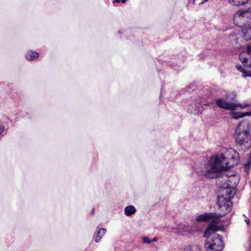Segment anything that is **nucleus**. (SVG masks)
Here are the masks:
<instances>
[{
  "instance_id": "1",
  "label": "nucleus",
  "mask_w": 251,
  "mask_h": 251,
  "mask_svg": "<svg viewBox=\"0 0 251 251\" xmlns=\"http://www.w3.org/2000/svg\"><path fill=\"white\" fill-rule=\"evenodd\" d=\"M232 164H230L227 158L223 154L217 155L211 157L208 162L201 165L196 170V173L200 176H204L206 178H218L217 184L222 189L228 190L229 188L233 187L231 185V179L229 176L227 170L230 168Z\"/></svg>"
},
{
  "instance_id": "2",
  "label": "nucleus",
  "mask_w": 251,
  "mask_h": 251,
  "mask_svg": "<svg viewBox=\"0 0 251 251\" xmlns=\"http://www.w3.org/2000/svg\"><path fill=\"white\" fill-rule=\"evenodd\" d=\"M219 230L218 223L212 221L204 231L203 236L206 238L204 247L207 251H221L224 248L222 237L216 232Z\"/></svg>"
},
{
  "instance_id": "3",
  "label": "nucleus",
  "mask_w": 251,
  "mask_h": 251,
  "mask_svg": "<svg viewBox=\"0 0 251 251\" xmlns=\"http://www.w3.org/2000/svg\"><path fill=\"white\" fill-rule=\"evenodd\" d=\"M226 193L227 195L224 196L223 195L219 196L217 200V205L224 211L223 213L217 214L215 213H204L201 214L196 218V220L199 221H206L210 219H218L224 216L226 213L229 212L231 209L232 202L229 198L231 191H226Z\"/></svg>"
},
{
  "instance_id": "4",
  "label": "nucleus",
  "mask_w": 251,
  "mask_h": 251,
  "mask_svg": "<svg viewBox=\"0 0 251 251\" xmlns=\"http://www.w3.org/2000/svg\"><path fill=\"white\" fill-rule=\"evenodd\" d=\"M251 124L248 121L239 123L236 128L234 137L236 142L239 146H244L248 149L251 145Z\"/></svg>"
},
{
  "instance_id": "5",
  "label": "nucleus",
  "mask_w": 251,
  "mask_h": 251,
  "mask_svg": "<svg viewBox=\"0 0 251 251\" xmlns=\"http://www.w3.org/2000/svg\"><path fill=\"white\" fill-rule=\"evenodd\" d=\"M233 22L235 25L241 27H244L251 25V9H242L237 11L234 16Z\"/></svg>"
},
{
  "instance_id": "6",
  "label": "nucleus",
  "mask_w": 251,
  "mask_h": 251,
  "mask_svg": "<svg viewBox=\"0 0 251 251\" xmlns=\"http://www.w3.org/2000/svg\"><path fill=\"white\" fill-rule=\"evenodd\" d=\"M215 103L219 107L225 110H233L237 108L236 104L231 102H227L223 98L216 99Z\"/></svg>"
},
{
  "instance_id": "7",
  "label": "nucleus",
  "mask_w": 251,
  "mask_h": 251,
  "mask_svg": "<svg viewBox=\"0 0 251 251\" xmlns=\"http://www.w3.org/2000/svg\"><path fill=\"white\" fill-rule=\"evenodd\" d=\"M196 230L197 228L195 227L185 225H180L176 228L175 232L177 233L184 234L186 233H191Z\"/></svg>"
},
{
  "instance_id": "8",
  "label": "nucleus",
  "mask_w": 251,
  "mask_h": 251,
  "mask_svg": "<svg viewBox=\"0 0 251 251\" xmlns=\"http://www.w3.org/2000/svg\"><path fill=\"white\" fill-rule=\"evenodd\" d=\"M203 107L200 102L193 103L189 105L188 111L191 114L199 115L203 111Z\"/></svg>"
},
{
  "instance_id": "9",
  "label": "nucleus",
  "mask_w": 251,
  "mask_h": 251,
  "mask_svg": "<svg viewBox=\"0 0 251 251\" xmlns=\"http://www.w3.org/2000/svg\"><path fill=\"white\" fill-rule=\"evenodd\" d=\"M106 232V229L105 228H100L97 232V235L95 238V241L97 243H98L100 241L101 237L105 234Z\"/></svg>"
},
{
  "instance_id": "10",
  "label": "nucleus",
  "mask_w": 251,
  "mask_h": 251,
  "mask_svg": "<svg viewBox=\"0 0 251 251\" xmlns=\"http://www.w3.org/2000/svg\"><path fill=\"white\" fill-rule=\"evenodd\" d=\"M39 56V53L37 52L32 50L29 51L26 54V58L29 60H33L37 58Z\"/></svg>"
},
{
  "instance_id": "11",
  "label": "nucleus",
  "mask_w": 251,
  "mask_h": 251,
  "mask_svg": "<svg viewBox=\"0 0 251 251\" xmlns=\"http://www.w3.org/2000/svg\"><path fill=\"white\" fill-rule=\"evenodd\" d=\"M135 212L136 209L132 205L127 206L125 208V213L126 216H130Z\"/></svg>"
},
{
  "instance_id": "12",
  "label": "nucleus",
  "mask_w": 251,
  "mask_h": 251,
  "mask_svg": "<svg viewBox=\"0 0 251 251\" xmlns=\"http://www.w3.org/2000/svg\"><path fill=\"white\" fill-rule=\"evenodd\" d=\"M251 112H234L232 113V118L234 119H238L246 116H250Z\"/></svg>"
},
{
  "instance_id": "13",
  "label": "nucleus",
  "mask_w": 251,
  "mask_h": 251,
  "mask_svg": "<svg viewBox=\"0 0 251 251\" xmlns=\"http://www.w3.org/2000/svg\"><path fill=\"white\" fill-rule=\"evenodd\" d=\"M183 251H201V247L198 245H190Z\"/></svg>"
},
{
  "instance_id": "14",
  "label": "nucleus",
  "mask_w": 251,
  "mask_h": 251,
  "mask_svg": "<svg viewBox=\"0 0 251 251\" xmlns=\"http://www.w3.org/2000/svg\"><path fill=\"white\" fill-rule=\"evenodd\" d=\"M249 0H228L230 3L233 5H244L247 3Z\"/></svg>"
},
{
  "instance_id": "15",
  "label": "nucleus",
  "mask_w": 251,
  "mask_h": 251,
  "mask_svg": "<svg viewBox=\"0 0 251 251\" xmlns=\"http://www.w3.org/2000/svg\"><path fill=\"white\" fill-rule=\"evenodd\" d=\"M246 53H247L246 52H243L241 53L239 56L240 61L243 64L247 63L248 60H249L248 58L246 56Z\"/></svg>"
},
{
  "instance_id": "16",
  "label": "nucleus",
  "mask_w": 251,
  "mask_h": 251,
  "mask_svg": "<svg viewBox=\"0 0 251 251\" xmlns=\"http://www.w3.org/2000/svg\"><path fill=\"white\" fill-rule=\"evenodd\" d=\"M236 68L239 72H241L243 74V75H244V74L246 72V70L244 69V68L241 65H236Z\"/></svg>"
},
{
  "instance_id": "17",
  "label": "nucleus",
  "mask_w": 251,
  "mask_h": 251,
  "mask_svg": "<svg viewBox=\"0 0 251 251\" xmlns=\"http://www.w3.org/2000/svg\"><path fill=\"white\" fill-rule=\"evenodd\" d=\"M208 0H193V3L194 4L200 5L206 2Z\"/></svg>"
},
{
  "instance_id": "18",
  "label": "nucleus",
  "mask_w": 251,
  "mask_h": 251,
  "mask_svg": "<svg viewBox=\"0 0 251 251\" xmlns=\"http://www.w3.org/2000/svg\"><path fill=\"white\" fill-rule=\"evenodd\" d=\"M251 162L248 161L247 163L244 166V171L245 172H248L250 168Z\"/></svg>"
},
{
  "instance_id": "19",
  "label": "nucleus",
  "mask_w": 251,
  "mask_h": 251,
  "mask_svg": "<svg viewBox=\"0 0 251 251\" xmlns=\"http://www.w3.org/2000/svg\"><path fill=\"white\" fill-rule=\"evenodd\" d=\"M142 241L144 243L150 244L151 243L152 241L149 239L148 237H144L142 239Z\"/></svg>"
},
{
  "instance_id": "20",
  "label": "nucleus",
  "mask_w": 251,
  "mask_h": 251,
  "mask_svg": "<svg viewBox=\"0 0 251 251\" xmlns=\"http://www.w3.org/2000/svg\"><path fill=\"white\" fill-rule=\"evenodd\" d=\"M242 76L243 77H246L248 76L251 77V71H246V72L244 74V75H242Z\"/></svg>"
},
{
  "instance_id": "21",
  "label": "nucleus",
  "mask_w": 251,
  "mask_h": 251,
  "mask_svg": "<svg viewBox=\"0 0 251 251\" xmlns=\"http://www.w3.org/2000/svg\"><path fill=\"white\" fill-rule=\"evenodd\" d=\"M236 105H237V107H240L242 109H244L245 108H246L247 107H248L249 106L248 104H237Z\"/></svg>"
},
{
  "instance_id": "22",
  "label": "nucleus",
  "mask_w": 251,
  "mask_h": 251,
  "mask_svg": "<svg viewBox=\"0 0 251 251\" xmlns=\"http://www.w3.org/2000/svg\"><path fill=\"white\" fill-rule=\"evenodd\" d=\"M248 54L251 55V43L247 46V52Z\"/></svg>"
},
{
  "instance_id": "23",
  "label": "nucleus",
  "mask_w": 251,
  "mask_h": 251,
  "mask_svg": "<svg viewBox=\"0 0 251 251\" xmlns=\"http://www.w3.org/2000/svg\"><path fill=\"white\" fill-rule=\"evenodd\" d=\"M243 216L244 217V221H245V222L246 223L247 225H249V224H250V220H249V219L246 216H245V215H243Z\"/></svg>"
},
{
  "instance_id": "24",
  "label": "nucleus",
  "mask_w": 251,
  "mask_h": 251,
  "mask_svg": "<svg viewBox=\"0 0 251 251\" xmlns=\"http://www.w3.org/2000/svg\"><path fill=\"white\" fill-rule=\"evenodd\" d=\"M4 127L3 126H1L0 125V135L4 131Z\"/></svg>"
},
{
  "instance_id": "25",
  "label": "nucleus",
  "mask_w": 251,
  "mask_h": 251,
  "mask_svg": "<svg viewBox=\"0 0 251 251\" xmlns=\"http://www.w3.org/2000/svg\"><path fill=\"white\" fill-rule=\"evenodd\" d=\"M248 161L251 162V152L249 154V156Z\"/></svg>"
},
{
  "instance_id": "26",
  "label": "nucleus",
  "mask_w": 251,
  "mask_h": 251,
  "mask_svg": "<svg viewBox=\"0 0 251 251\" xmlns=\"http://www.w3.org/2000/svg\"><path fill=\"white\" fill-rule=\"evenodd\" d=\"M152 242H156L157 241V238L156 237H154L152 240H151Z\"/></svg>"
},
{
  "instance_id": "27",
  "label": "nucleus",
  "mask_w": 251,
  "mask_h": 251,
  "mask_svg": "<svg viewBox=\"0 0 251 251\" xmlns=\"http://www.w3.org/2000/svg\"><path fill=\"white\" fill-rule=\"evenodd\" d=\"M238 161H238V160L237 159H236V162H235V164H238Z\"/></svg>"
},
{
  "instance_id": "28",
  "label": "nucleus",
  "mask_w": 251,
  "mask_h": 251,
  "mask_svg": "<svg viewBox=\"0 0 251 251\" xmlns=\"http://www.w3.org/2000/svg\"><path fill=\"white\" fill-rule=\"evenodd\" d=\"M127 0H122V2L125 3Z\"/></svg>"
},
{
  "instance_id": "29",
  "label": "nucleus",
  "mask_w": 251,
  "mask_h": 251,
  "mask_svg": "<svg viewBox=\"0 0 251 251\" xmlns=\"http://www.w3.org/2000/svg\"><path fill=\"white\" fill-rule=\"evenodd\" d=\"M120 1V0H114V2H119Z\"/></svg>"
},
{
  "instance_id": "30",
  "label": "nucleus",
  "mask_w": 251,
  "mask_h": 251,
  "mask_svg": "<svg viewBox=\"0 0 251 251\" xmlns=\"http://www.w3.org/2000/svg\"><path fill=\"white\" fill-rule=\"evenodd\" d=\"M248 65L249 66H250V67H251V63L250 64Z\"/></svg>"
}]
</instances>
